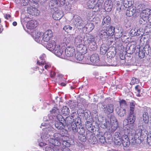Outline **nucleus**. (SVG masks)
<instances>
[{"instance_id": "nucleus-1", "label": "nucleus", "mask_w": 151, "mask_h": 151, "mask_svg": "<svg viewBox=\"0 0 151 151\" xmlns=\"http://www.w3.org/2000/svg\"><path fill=\"white\" fill-rule=\"evenodd\" d=\"M42 40L46 42L51 40L46 45V48L49 50L53 52L58 56H61L63 52L62 47L60 45H57V38L54 37L52 31L50 29H47L43 33Z\"/></svg>"}, {"instance_id": "nucleus-2", "label": "nucleus", "mask_w": 151, "mask_h": 151, "mask_svg": "<svg viewBox=\"0 0 151 151\" xmlns=\"http://www.w3.org/2000/svg\"><path fill=\"white\" fill-rule=\"evenodd\" d=\"M84 44L85 45H88L91 50H94L97 47L96 43L95 41L94 36L88 34L86 35L83 40Z\"/></svg>"}, {"instance_id": "nucleus-3", "label": "nucleus", "mask_w": 151, "mask_h": 151, "mask_svg": "<svg viewBox=\"0 0 151 151\" xmlns=\"http://www.w3.org/2000/svg\"><path fill=\"white\" fill-rule=\"evenodd\" d=\"M139 9V11H142L140 14V22L142 25H145L147 23V20L151 12V10L149 9H146L144 10H142V9Z\"/></svg>"}, {"instance_id": "nucleus-4", "label": "nucleus", "mask_w": 151, "mask_h": 151, "mask_svg": "<svg viewBox=\"0 0 151 151\" xmlns=\"http://www.w3.org/2000/svg\"><path fill=\"white\" fill-rule=\"evenodd\" d=\"M148 131L145 129L139 128L137 129L134 135L135 139H139L141 140H144L147 135Z\"/></svg>"}, {"instance_id": "nucleus-5", "label": "nucleus", "mask_w": 151, "mask_h": 151, "mask_svg": "<svg viewBox=\"0 0 151 151\" xmlns=\"http://www.w3.org/2000/svg\"><path fill=\"white\" fill-rule=\"evenodd\" d=\"M86 137L89 142L91 144H94L97 142V139L95 136L94 133L89 130L86 132Z\"/></svg>"}, {"instance_id": "nucleus-6", "label": "nucleus", "mask_w": 151, "mask_h": 151, "mask_svg": "<svg viewBox=\"0 0 151 151\" xmlns=\"http://www.w3.org/2000/svg\"><path fill=\"white\" fill-rule=\"evenodd\" d=\"M58 121L55 122V125L56 128L58 129H62L64 128L65 126L62 122L64 119L61 115H59L57 116Z\"/></svg>"}, {"instance_id": "nucleus-7", "label": "nucleus", "mask_w": 151, "mask_h": 151, "mask_svg": "<svg viewBox=\"0 0 151 151\" xmlns=\"http://www.w3.org/2000/svg\"><path fill=\"white\" fill-rule=\"evenodd\" d=\"M131 4H128L127 5L128 7L130 6L128 8L126 11V13L127 16L131 17L135 13L136 11V8L134 6H130Z\"/></svg>"}, {"instance_id": "nucleus-8", "label": "nucleus", "mask_w": 151, "mask_h": 151, "mask_svg": "<svg viewBox=\"0 0 151 151\" xmlns=\"http://www.w3.org/2000/svg\"><path fill=\"white\" fill-rule=\"evenodd\" d=\"M121 142V145L122 144L124 147L128 146L130 143L128 136L126 134H124L122 135Z\"/></svg>"}, {"instance_id": "nucleus-9", "label": "nucleus", "mask_w": 151, "mask_h": 151, "mask_svg": "<svg viewBox=\"0 0 151 151\" xmlns=\"http://www.w3.org/2000/svg\"><path fill=\"white\" fill-rule=\"evenodd\" d=\"M115 48L114 47L111 46L108 49L106 55L107 57L110 59L113 58L115 56Z\"/></svg>"}, {"instance_id": "nucleus-10", "label": "nucleus", "mask_w": 151, "mask_h": 151, "mask_svg": "<svg viewBox=\"0 0 151 151\" xmlns=\"http://www.w3.org/2000/svg\"><path fill=\"white\" fill-rule=\"evenodd\" d=\"M122 135L120 133L118 132H116L114 134V138L115 143L118 146L121 145V139H122Z\"/></svg>"}, {"instance_id": "nucleus-11", "label": "nucleus", "mask_w": 151, "mask_h": 151, "mask_svg": "<svg viewBox=\"0 0 151 151\" xmlns=\"http://www.w3.org/2000/svg\"><path fill=\"white\" fill-rule=\"evenodd\" d=\"M27 10L29 14L34 16H38L40 14V11L34 7H28Z\"/></svg>"}, {"instance_id": "nucleus-12", "label": "nucleus", "mask_w": 151, "mask_h": 151, "mask_svg": "<svg viewBox=\"0 0 151 151\" xmlns=\"http://www.w3.org/2000/svg\"><path fill=\"white\" fill-rule=\"evenodd\" d=\"M38 25V24L36 20H32L28 22L27 24V27L29 29H33L36 28Z\"/></svg>"}, {"instance_id": "nucleus-13", "label": "nucleus", "mask_w": 151, "mask_h": 151, "mask_svg": "<svg viewBox=\"0 0 151 151\" xmlns=\"http://www.w3.org/2000/svg\"><path fill=\"white\" fill-rule=\"evenodd\" d=\"M65 52L67 57H71L75 55V50L73 47H68L65 49Z\"/></svg>"}, {"instance_id": "nucleus-14", "label": "nucleus", "mask_w": 151, "mask_h": 151, "mask_svg": "<svg viewBox=\"0 0 151 151\" xmlns=\"http://www.w3.org/2000/svg\"><path fill=\"white\" fill-rule=\"evenodd\" d=\"M52 17L54 20H59L63 17L62 12L61 11L57 10L53 13Z\"/></svg>"}, {"instance_id": "nucleus-15", "label": "nucleus", "mask_w": 151, "mask_h": 151, "mask_svg": "<svg viewBox=\"0 0 151 151\" xmlns=\"http://www.w3.org/2000/svg\"><path fill=\"white\" fill-rule=\"evenodd\" d=\"M113 106V104H108L106 107H104V109L105 113L108 114L112 113L114 111Z\"/></svg>"}, {"instance_id": "nucleus-16", "label": "nucleus", "mask_w": 151, "mask_h": 151, "mask_svg": "<svg viewBox=\"0 0 151 151\" xmlns=\"http://www.w3.org/2000/svg\"><path fill=\"white\" fill-rule=\"evenodd\" d=\"M90 60L92 63L94 64L99 63L100 61L98 55L96 53L92 54L90 58Z\"/></svg>"}, {"instance_id": "nucleus-17", "label": "nucleus", "mask_w": 151, "mask_h": 151, "mask_svg": "<svg viewBox=\"0 0 151 151\" xmlns=\"http://www.w3.org/2000/svg\"><path fill=\"white\" fill-rule=\"evenodd\" d=\"M111 17L108 15L106 16L103 19L102 24L105 27L107 26H110L111 24Z\"/></svg>"}, {"instance_id": "nucleus-18", "label": "nucleus", "mask_w": 151, "mask_h": 151, "mask_svg": "<svg viewBox=\"0 0 151 151\" xmlns=\"http://www.w3.org/2000/svg\"><path fill=\"white\" fill-rule=\"evenodd\" d=\"M105 27V31L107 36H112L114 33V30L112 29V26H107Z\"/></svg>"}, {"instance_id": "nucleus-19", "label": "nucleus", "mask_w": 151, "mask_h": 151, "mask_svg": "<svg viewBox=\"0 0 151 151\" xmlns=\"http://www.w3.org/2000/svg\"><path fill=\"white\" fill-rule=\"evenodd\" d=\"M134 114L129 113L127 120L128 124H132L134 123L136 119Z\"/></svg>"}, {"instance_id": "nucleus-20", "label": "nucleus", "mask_w": 151, "mask_h": 151, "mask_svg": "<svg viewBox=\"0 0 151 151\" xmlns=\"http://www.w3.org/2000/svg\"><path fill=\"white\" fill-rule=\"evenodd\" d=\"M102 4L99 2L97 1L96 4L94 5L93 8V11L94 12H99L102 7Z\"/></svg>"}, {"instance_id": "nucleus-21", "label": "nucleus", "mask_w": 151, "mask_h": 151, "mask_svg": "<svg viewBox=\"0 0 151 151\" xmlns=\"http://www.w3.org/2000/svg\"><path fill=\"white\" fill-rule=\"evenodd\" d=\"M74 23L77 28L82 26L83 24L82 20L79 17H77L75 19Z\"/></svg>"}, {"instance_id": "nucleus-22", "label": "nucleus", "mask_w": 151, "mask_h": 151, "mask_svg": "<svg viewBox=\"0 0 151 151\" xmlns=\"http://www.w3.org/2000/svg\"><path fill=\"white\" fill-rule=\"evenodd\" d=\"M61 112L64 116H66L69 114L70 110L67 106H64L61 109Z\"/></svg>"}, {"instance_id": "nucleus-23", "label": "nucleus", "mask_w": 151, "mask_h": 151, "mask_svg": "<svg viewBox=\"0 0 151 151\" xmlns=\"http://www.w3.org/2000/svg\"><path fill=\"white\" fill-rule=\"evenodd\" d=\"M105 142L108 144H111L112 141V137L110 133H105Z\"/></svg>"}, {"instance_id": "nucleus-24", "label": "nucleus", "mask_w": 151, "mask_h": 151, "mask_svg": "<svg viewBox=\"0 0 151 151\" xmlns=\"http://www.w3.org/2000/svg\"><path fill=\"white\" fill-rule=\"evenodd\" d=\"M72 119L70 117L68 116L66 117L65 119L64 120L65 121V124L68 127V129L69 130H70V125L71 123H72L73 121L72 120Z\"/></svg>"}, {"instance_id": "nucleus-25", "label": "nucleus", "mask_w": 151, "mask_h": 151, "mask_svg": "<svg viewBox=\"0 0 151 151\" xmlns=\"http://www.w3.org/2000/svg\"><path fill=\"white\" fill-rule=\"evenodd\" d=\"M60 1L58 0H52L50 1L49 2V5L50 6L54 7L55 5L58 6H63V5H61L60 4Z\"/></svg>"}, {"instance_id": "nucleus-26", "label": "nucleus", "mask_w": 151, "mask_h": 151, "mask_svg": "<svg viewBox=\"0 0 151 151\" xmlns=\"http://www.w3.org/2000/svg\"><path fill=\"white\" fill-rule=\"evenodd\" d=\"M109 48L107 45H102L100 48V54L102 55L105 54L107 50L108 51Z\"/></svg>"}, {"instance_id": "nucleus-27", "label": "nucleus", "mask_w": 151, "mask_h": 151, "mask_svg": "<svg viewBox=\"0 0 151 151\" xmlns=\"http://www.w3.org/2000/svg\"><path fill=\"white\" fill-rule=\"evenodd\" d=\"M105 29V27H103L102 29L100 31L99 33L100 37L101 39H105L108 37L107 35H106Z\"/></svg>"}, {"instance_id": "nucleus-28", "label": "nucleus", "mask_w": 151, "mask_h": 151, "mask_svg": "<svg viewBox=\"0 0 151 151\" xmlns=\"http://www.w3.org/2000/svg\"><path fill=\"white\" fill-rule=\"evenodd\" d=\"M50 141H51L52 142V145L54 146V147L53 146L52 147L54 150V149H55L54 147H58L61 145V142L59 140L55 139H50Z\"/></svg>"}, {"instance_id": "nucleus-29", "label": "nucleus", "mask_w": 151, "mask_h": 151, "mask_svg": "<svg viewBox=\"0 0 151 151\" xmlns=\"http://www.w3.org/2000/svg\"><path fill=\"white\" fill-rule=\"evenodd\" d=\"M50 113L53 114L54 116H57L59 114V110L57 107H54L50 111Z\"/></svg>"}, {"instance_id": "nucleus-30", "label": "nucleus", "mask_w": 151, "mask_h": 151, "mask_svg": "<svg viewBox=\"0 0 151 151\" xmlns=\"http://www.w3.org/2000/svg\"><path fill=\"white\" fill-rule=\"evenodd\" d=\"M142 118L143 121L145 124H148L149 121V115L148 113L144 112L142 114Z\"/></svg>"}, {"instance_id": "nucleus-31", "label": "nucleus", "mask_w": 151, "mask_h": 151, "mask_svg": "<svg viewBox=\"0 0 151 151\" xmlns=\"http://www.w3.org/2000/svg\"><path fill=\"white\" fill-rule=\"evenodd\" d=\"M146 55H148L146 50L144 48L141 50H139L138 53V56L139 58L142 59L145 57Z\"/></svg>"}, {"instance_id": "nucleus-32", "label": "nucleus", "mask_w": 151, "mask_h": 151, "mask_svg": "<svg viewBox=\"0 0 151 151\" xmlns=\"http://www.w3.org/2000/svg\"><path fill=\"white\" fill-rule=\"evenodd\" d=\"M141 87L139 85H137L135 87V89L136 91L135 93L136 96L138 97L141 96V95L140 94L141 92Z\"/></svg>"}, {"instance_id": "nucleus-33", "label": "nucleus", "mask_w": 151, "mask_h": 151, "mask_svg": "<svg viewBox=\"0 0 151 151\" xmlns=\"http://www.w3.org/2000/svg\"><path fill=\"white\" fill-rule=\"evenodd\" d=\"M85 127L88 129L87 131L90 130H93L92 123L89 121H87L85 123Z\"/></svg>"}, {"instance_id": "nucleus-34", "label": "nucleus", "mask_w": 151, "mask_h": 151, "mask_svg": "<svg viewBox=\"0 0 151 151\" xmlns=\"http://www.w3.org/2000/svg\"><path fill=\"white\" fill-rule=\"evenodd\" d=\"M75 57L76 59L78 61H81L84 58V56L83 54L81 53H78L75 54Z\"/></svg>"}, {"instance_id": "nucleus-35", "label": "nucleus", "mask_w": 151, "mask_h": 151, "mask_svg": "<svg viewBox=\"0 0 151 151\" xmlns=\"http://www.w3.org/2000/svg\"><path fill=\"white\" fill-rule=\"evenodd\" d=\"M97 138L99 139V142L102 143H104L105 142V137L104 135L103 136L101 135L100 134H98Z\"/></svg>"}, {"instance_id": "nucleus-36", "label": "nucleus", "mask_w": 151, "mask_h": 151, "mask_svg": "<svg viewBox=\"0 0 151 151\" xmlns=\"http://www.w3.org/2000/svg\"><path fill=\"white\" fill-rule=\"evenodd\" d=\"M111 128L112 129L115 131L117 129L118 127V123L116 121L111 123Z\"/></svg>"}, {"instance_id": "nucleus-37", "label": "nucleus", "mask_w": 151, "mask_h": 151, "mask_svg": "<svg viewBox=\"0 0 151 151\" xmlns=\"http://www.w3.org/2000/svg\"><path fill=\"white\" fill-rule=\"evenodd\" d=\"M95 2L94 1L92 0H89L87 2V6L89 9H91L93 8L94 6V3Z\"/></svg>"}, {"instance_id": "nucleus-38", "label": "nucleus", "mask_w": 151, "mask_h": 151, "mask_svg": "<svg viewBox=\"0 0 151 151\" xmlns=\"http://www.w3.org/2000/svg\"><path fill=\"white\" fill-rule=\"evenodd\" d=\"M62 136V135L58 133H55L53 135L54 139L59 140V141H60Z\"/></svg>"}, {"instance_id": "nucleus-39", "label": "nucleus", "mask_w": 151, "mask_h": 151, "mask_svg": "<svg viewBox=\"0 0 151 151\" xmlns=\"http://www.w3.org/2000/svg\"><path fill=\"white\" fill-rule=\"evenodd\" d=\"M78 138L80 141L82 142H85L86 140V137L84 134H79Z\"/></svg>"}, {"instance_id": "nucleus-40", "label": "nucleus", "mask_w": 151, "mask_h": 151, "mask_svg": "<svg viewBox=\"0 0 151 151\" xmlns=\"http://www.w3.org/2000/svg\"><path fill=\"white\" fill-rule=\"evenodd\" d=\"M135 105L133 102H131L130 104V110L129 113L134 114Z\"/></svg>"}, {"instance_id": "nucleus-41", "label": "nucleus", "mask_w": 151, "mask_h": 151, "mask_svg": "<svg viewBox=\"0 0 151 151\" xmlns=\"http://www.w3.org/2000/svg\"><path fill=\"white\" fill-rule=\"evenodd\" d=\"M86 29L90 31L92 30L94 28L93 24L92 23H89L86 24Z\"/></svg>"}, {"instance_id": "nucleus-42", "label": "nucleus", "mask_w": 151, "mask_h": 151, "mask_svg": "<svg viewBox=\"0 0 151 151\" xmlns=\"http://www.w3.org/2000/svg\"><path fill=\"white\" fill-rule=\"evenodd\" d=\"M119 104L120 107L121 108H124L127 105L126 101L123 99L120 100L119 101Z\"/></svg>"}, {"instance_id": "nucleus-43", "label": "nucleus", "mask_w": 151, "mask_h": 151, "mask_svg": "<svg viewBox=\"0 0 151 151\" xmlns=\"http://www.w3.org/2000/svg\"><path fill=\"white\" fill-rule=\"evenodd\" d=\"M147 142L149 145H151V131L149 132L147 137Z\"/></svg>"}, {"instance_id": "nucleus-44", "label": "nucleus", "mask_w": 151, "mask_h": 151, "mask_svg": "<svg viewBox=\"0 0 151 151\" xmlns=\"http://www.w3.org/2000/svg\"><path fill=\"white\" fill-rule=\"evenodd\" d=\"M77 132L79 134H84L85 130L84 128L83 127H79L78 129Z\"/></svg>"}, {"instance_id": "nucleus-45", "label": "nucleus", "mask_w": 151, "mask_h": 151, "mask_svg": "<svg viewBox=\"0 0 151 151\" xmlns=\"http://www.w3.org/2000/svg\"><path fill=\"white\" fill-rule=\"evenodd\" d=\"M71 126L73 131L75 133L77 132L78 128L77 127L76 124L75 123H74L73 124L70 125Z\"/></svg>"}, {"instance_id": "nucleus-46", "label": "nucleus", "mask_w": 151, "mask_h": 151, "mask_svg": "<svg viewBox=\"0 0 151 151\" xmlns=\"http://www.w3.org/2000/svg\"><path fill=\"white\" fill-rule=\"evenodd\" d=\"M117 113L120 116H123L126 114V110L125 109H123L122 111L119 110L117 111Z\"/></svg>"}, {"instance_id": "nucleus-47", "label": "nucleus", "mask_w": 151, "mask_h": 151, "mask_svg": "<svg viewBox=\"0 0 151 151\" xmlns=\"http://www.w3.org/2000/svg\"><path fill=\"white\" fill-rule=\"evenodd\" d=\"M72 29V27L69 25L65 26L63 28V30L67 32H69L68 31L71 30Z\"/></svg>"}, {"instance_id": "nucleus-48", "label": "nucleus", "mask_w": 151, "mask_h": 151, "mask_svg": "<svg viewBox=\"0 0 151 151\" xmlns=\"http://www.w3.org/2000/svg\"><path fill=\"white\" fill-rule=\"evenodd\" d=\"M62 145L63 147H69L70 144V143L68 141H63L62 142Z\"/></svg>"}, {"instance_id": "nucleus-49", "label": "nucleus", "mask_w": 151, "mask_h": 151, "mask_svg": "<svg viewBox=\"0 0 151 151\" xmlns=\"http://www.w3.org/2000/svg\"><path fill=\"white\" fill-rule=\"evenodd\" d=\"M75 43L78 45H80L82 42V40L80 38H78V37H76L75 40Z\"/></svg>"}, {"instance_id": "nucleus-50", "label": "nucleus", "mask_w": 151, "mask_h": 151, "mask_svg": "<svg viewBox=\"0 0 151 151\" xmlns=\"http://www.w3.org/2000/svg\"><path fill=\"white\" fill-rule=\"evenodd\" d=\"M69 139L68 137L67 136H65L63 135H62V137H61V139L60 142H63V141H68Z\"/></svg>"}, {"instance_id": "nucleus-51", "label": "nucleus", "mask_w": 151, "mask_h": 151, "mask_svg": "<svg viewBox=\"0 0 151 151\" xmlns=\"http://www.w3.org/2000/svg\"><path fill=\"white\" fill-rule=\"evenodd\" d=\"M116 5L117 6H119L120 5H122L124 4V0H117Z\"/></svg>"}, {"instance_id": "nucleus-52", "label": "nucleus", "mask_w": 151, "mask_h": 151, "mask_svg": "<svg viewBox=\"0 0 151 151\" xmlns=\"http://www.w3.org/2000/svg\"><path fill=\"white\" fill-rule=\"evenodd\" d=\"M135 83H137V81H136V79L134 78H132L131 82L130 84L131 85H134Z\"/></svg>"}, {"instance_id": "nucleus-53", "label": "nucleus", "mask_w": 151, "mask_h": 151, "mask_svg": "<svg viewBox=\"0 0 151 151\" xmlns=\"http://www.w3.org/2000/svg\"><path fill=\"white\" fill-rule=\"evenodd\" d=\"M68 147H62L61 149L63 151H71L69 148Z\"/></svg>"}, {"instance_id": "nucleus-54", "label": "nucleus", "mask_w": 151, "mask_h": 151, "mask_svg": "<svg viewBox=\"0 0 151 151\" xmlns=\"http://www.w3.org/2000/svg\"><path fill=\"white\" fill-rule=\"evenodd\" d=\"M44 65H45L44 68L46 69H47L50 68L51 67V65L50 64H47V63H45V62Z\"/></svg>"}, {"instance_id": "nucleus-55", "label": "nucleus", "mask_w": 151, "mask_h": 151, "mask_svg": "<svg viewBox=\"0 0 151 151\" xmlns=\"http://www.w3.org/2000/svg\"><path fill=\"white\" fill-rule=\"evenodd\" d=\"M37 64L39 65L43 66L44 65V62L42 61L40 62L39 60H37Z\"/></svg>"}, {"instance_id": "nucleus-56", "label": "nucleus", "mask_w": 151, "mask_h": 151, "mask_svg": "<svg viewBox=\"0 0 151 151\" xmlns=\"http://www.w3.org/2000/svg\"><path fill=\"white\" fill-rule=\"evenodd\" d=\"M102 127L103 128L106 129L107 127V122H105L102 125Z\"/></svg>"}, {"instance_id": "nucleus-57", "label": "nucleus", "mask_w": 151, "mask_h": 151, "mask_svg": "<svg viewBox=\"0 0 151 151\" xmlns=\"http://www.w3.org/2000/svg\"><path fill=\"white\" fill-rule=\"evenodd\" d=\"M11 17V16L9 14H6L4 15L5 18L7 19H8Z\"/></svg>"}, {"instance_id": "nucleus-58", "label": "nucleus", "mask_w": 151, "mask_h": 151, "mask_svg": "<svg viewBox=\"0 0 151 151\" xmlns=\"http://www.w3.org/2000/svg\"><path fill=\"white\" fill-rule=\"evenodd\" d=\"M58 1H60V4L61 5H64L65 2V0H58Z\"/></svg>"}, {"instance_id": "nucleus-59", "label": "nucleus", "mask_w": 151, "mask_h": 151, "mask_svg": "<svg viewBox=\"0 0 151 151\" xmlns=\"http://www.w3.org/2000/svg\"><path fill=\"white\" fill-rule=\"evenodd\" d=\"M47 0H37V1L40 2V3H43L45 2Z\"/></svg>"}, {"instance_id": "nucleus-60", "label": "nucleus", "mask_w": 151, "mask_h": 151, "mask_svg": "<svg viewBox=\"0 0 151 151\" xmlns=\"http://www.w3.org/2000/svg\"><path fill=\"white\" fill-rule=\"evenodd\" d=\"M24 1V0L22 1L23 2V5L24 6H26L27 5L28 2H24L23 1Z\"/></svg>"}, {"instance_id": "nucleus-61", "label": "nucleus", "mask_w": 151, "mask_h": 151, "mask_svg": "<svg viewBox=\"0 0 151 151\" xmlns=\"http://www.w3.org/2000/svg\"><path fill=\"white\" fill-rule=\"evenodd\" d=\"M12 24L14 26H15L17 25V23L15 21L14 22L12 23Z\"/></svg>"}, {"instance_id": "nucleus-62", "label": "nucleus", "mask_w": 151, "mask_h": 151, "mask_svg": "<svg viewBox=\"0 0 151 151\" xmlns=\"http://www.w3.org/2000/svg\"><path fill=\"white\" fill-rule=\"evenodd\" d=\"M15 2L17 4H18L20 2V0H15Z\"/></svg>"}, {"instance_id": "nucleus-63", "label": "nucleus", "mask_w": 151, "mask_h": 151, "mask_svg": "<svg viewBox=\"0 0 151 151\" xmlns=\"http://www.w3.org/2000/svg\"><path fill=\"white\" fill-rule=\"evenodd\" d=\"M60 85L63 86H66V84L64 83H60Z\"/></svg>"}, {"instance_id": "nucleus-64", "label": "nucleus", "mask_w": 151, "mask_h": 151, "mask_svg": "<svg viewBox=\"0 0 151 151\" xmlns=\"http://www.w3.org/2000/svg\"><path fill=\"white\" fill-rule=\"evenodd\" d=\"M134 36H138L139 35V34L135 32L134 33Z\"/></svg>"}]
</instances>
